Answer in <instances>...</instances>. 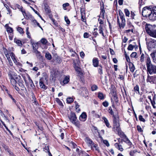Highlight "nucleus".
<instances>
[{"instance_id":"36","label":"nucleus","mask_w":156,"mask_h":156,"mask_svg":"<svg viewBox=\"0 0 156 156\" xmlns=\"http://www.w3.org/2000/svg\"><path fill=\"white\" fill-rule=\"evenodd\" d=\"M74 103L76 104V111L78 112H79L80 111V108H79V107H80V105H79V104H78L77 103V102L76 101H75L74 102Z\"/></svg>"},{"instance_id":"6","label":"nucleus","mask_w":156,"mask_h":156,"mask_svg":"<svg viewBox=\"0 0 156 156\" xmlns=\"http://www.w3.org/2000/svg\"><path fill=\"white\" fill-rule=\"evenodd\" d=\"M46 78L42 77L40 78L39 80L40 87L41 88L43 89L44 90H46L47 88V87L44 84V81L46 80Z\"/></svg>"},{"instance_id":"19","label":"nucleus","mask_w":156,"mask_h":156,"mask_svg":"<svg viewBox=\"0 0 156 156\" xmlns=\"http://www.w3.org/2000/svg\"><path fill=\"white\" fill-rule=\"evenodd\" d=\"M121 19L122 20V22L121 23V27L124 28L125 25V16H122V17H120Z\"/></svg>"},{"instance_id":"1","label":"nucleus","mask_w":156,"mask_h":156,"mask_svg":"<svg viewBox=\"0 0 156 156\" xmlns=\"http://www.w3.org/2000/svg\"><path fill=\"white\" fill-rule=\"evenodd\" d=\"M147 72L148 74H156V66L152 64L150 58L147 56Z\"/></svg>"},{"instance_id":"62","label":"nucleus","mask_w":156,"mask_h":156,"mask_svg":"<svg viewBox=\"0 0 156 156\" xmlns=\"http://www.w3.org/2000/svg\"><path fill=\"white\" fill-rule=\"evenodd\" d=\"M80 12L81 16H82V17H83V15L85 14V10L83 9H81Z\"/></svg>"},{"instance_id":"20","label":"nucleus","mask_w":156,"mask_h":156,"mask_svg":"<svg viewBox=\"0 0 156 156\" xmlns=\"http://www.w3.org/2000/svg\"><path fill=\"white\" fill-rule=\"evenodd\" d=\"M69 81V76H67L65 77L62 82L64 84H66L68 83Z\"/></svg>"},{"instance_id":"37","label":"nucleus","mask_w":156,"mask_h":156,"mask_svg":"<svg viewBox=\"0 0 156 156\" xmlns=\"http://www.w3.org/2000/svg\"><path fill=\"white\" fill-rule=\"evenodd\" d=\"M17 30L21 34H23L24 33L23 29L21 27H18L17 28Z\"/></svg>"},{"instance_id":"16","label":"nucleus","mask_w":156,"mask_h":156,"mask_svg":"<svg viewBox=\"0 0 156 156\" xmlns=\"http://www.w3.org/2000/svg\"><path fill=\"white\" fill-rule=\"evenodd\" d=\"M115 147L121 151L123 150L122 147V145L119 144L118 143H116L115 144Z\"/></svg>"},{"instance_id":"27","label":"nucleus","mask_w":156,"mask_h":156,"mask_svg":"<svg viewBox=\"0 0 156 156\" xmlns=\"http://www.w3.org/2000/svg\"><path fill=\"white\" fill-rule=\"evenodd\" d=\"M146 6L144 7L142 9V15L144 17H146Z\"/></svg>"},{"instance_id":"3","label":"nucleus","mask_w":156,"mask_h":156,"mask_svg":"<svg viewBox=\"0 0 156 156\" xmlns=\"http://www.w3.org/2000/svg\"><path fill=\"white\" fill-rule=\"evenodd\" d=\"M8 75L11 84L13 86L16 85V83L18 82L19 77L18 76H13L12 74L10 73L8 74Z\"/></svg>"},{"instance_id":"13","label":"nucleus","mask_w":156,"mask_h":156,"mask_svg":"<svg viewBox=\"0 0 156 156\" xmlns=\"http://www.w3.org/2000/svg\"><path fill=\"white\" fill-rule=\"evenodd\" d=\"M3 51L4 54H5V56L7 58V59L8 60L9 62H10V60H9V59L10 58L7 49L3 47Z\"/></svg>"},{"instance_id":"52","label":"nucleus","mask_w":156,"mask_h":156,"mask_svg":"<svg viewBox=\"0 0 156 156\" xmlns=\"http://www.w3.org/2000/svg\"><path fill=\"white\" fill-rule=\"evenodd\" d=\"M102 105L105 107H107L108 105V103L107 101H105L103 102Z\"/></svg>"},{"instance_id":"32","label":"nucleus","mask_w":156,"mask_h":156,"mask_svg":"<svg viewBox=\"0 0 156 156\" xmlns=\"http://www.w3.org/2000/svg\"><path fill=\"white\" fill-rule=\"evenodd\" d=\"M55 101L59 105L61 106H63V105L62 101L60 100L58 98H56Z\"/></svg>"},{"instance_id":"34","label":"nucleus","mask_w":156,"mask_h":156,"mask_svg":"<svg viewBox=\"0 0 156 156\" xmlns=\"http://www.w3.org/2000/svg\"><path fill=\"white\" fill-rule=\"evenodd\" d=\"M74 68L75 69L76 71L77 72L78 71L80 70V69H81L80 68L77 66H76V63H75L74 62Z\"/></svg>"},{"instance_id":"18","label":"nucleus","mask_w":156,"mask_h":156,"mask_svg":"<svg viewBox=\"0 0 156 156\" xmlns=\"http://www.w3.org/2000/svg\"><path fill=\"white\" fill-rule=\"evenodd\" d=\"M21 11L22 12L23 15L26 19H28L32 16L31 15L27 14L25 11H23L22 9L21 10Z\"/></svg>"},{"instance_id":"63","label":"nucleus","mask_w":156,"mask_h":156,"mask_svg":"<svg viewBox=\"0 0 156 156\" xmlns=\"http://www.w3.org/2000/svg\"><path fill=\"white\" fill-rule=\"evenodd\" d=\"M15 7L16 8H18L20 10L21 9H22L23 10L22 7L18 4H16L15 5Z\"/></svg>"},{"instance_id":"30","label":"nucleus","mask_w":156,"mask_h":156,"mask_svg":"<svg viewBox=\"0 0 156 156\" xmlns=\"http://www.w3.org/2000/svg\"><path fill=\"white\" fill-rule=\"evenodd\" d=\"M28 78L29 80V84H30V86L32 87H33V86L34 87V85L33 83V82L32 80L30 79V77L29 76H28Z\"/></svg>"},{"instance_id":"51","label":"nucleus","mask_w":156,"mask_h":156,"mask_svg":"<svg viewBox=\"0 0 156 156\" xmlns=\"http://www.w3.org/2000/svg\"><path fill=\"white\" fill-rule=\"evenodd\" d=\"M65 20L66 21V23L68 24H69L70 23V21L69 19H68L67 17L65 16Z\"/></svg>"},{"instance_id":"28","label":"nucleus","mask_w":156,"mask_h":156,"mask_svg":"<svg viewBox=\"0 0 156 156\" xmlns=\"http://www.w3.org/2000/svg\"><path fill=\"white\" fill-rule=\"evenodd\" d=\"M103 119L104 120V122L105 123L106 126L108 128L110 127V124L107 119L106 118H103Z\"/></svg>"},{"instance_id":"26","label":"nucleus","mask_w":156,"mask_h":156,"mask_svg":"<svg viewBox=\"0 0 156 156\" xmlns=\"http://www.w3.org/2000/svg\"><path fill=\"white\" fill-rule=\"evenodd\" d=\"M45 57L49 60H51L52 58V56L51 54L48 52H47L46 53Z\"/></svg>"},{"instance_id":"50","label":"nucleus","mask_w":156,"mask_h":156,"mask_svg":"<svg viewBox=\"0 0 156 156\" xmlns=\"http://www.w3.org/2000/svg\"><path fill=\"white\" fill-rule=\"evenodd\" d=\"M90 35L87 32H85L83 34V37L84 38H88Z\"/></svg>"},{"instance_id":"61","label":"nucleus","mask_w":156,"mask_h":156,"mask_svg":"<svg viewBox=\"0 0 156 156\" xmlns=\"http://www.w3.org/2000/svg\"><path fill=\"white\" fill-rule=\"evenodd\" d=\"M144 54H142L141 57H140V61L141 62H143L144 60Z\"/></svg>"},{"instance_id":"59","label":"nucleus","mask_w":156,"mask_h":156,"mask_svg":"<svg viewBox=\"0 0 156 156\" xmlns=\"http://www.w3.org/2000/svg\"><path fill=\"white\" fill-rule=\"evenodd\" d=\"M14 63L17 65L19 66H21V64L19 62H18L16 59L14 62Z\"/></svg>"},{"instance_id":"4","label":"nucleus","mask_w":156,"mask_h":156,"mask_svg":"<svg viewBox=\"0 0 156 156\" xmlns=\"http://www.w3.org/2000/svg\"><path fill=\"white\" fill-rule=\"evenodd\" d=\"M147 12L148 13V17L150 20L154 21L156 20V15L151 11V8L147 6Z\"/></svg>"},{"instance_id":"33","label":"nucleus","mask_w":156,"mask_h":156,"mask_svg":"<svg viewBox=\"0 0 156 156\" xmlns=\"http://www.w3.org/2000/svg\"><path fill=\"white\" fill-rule=\"evenodd\" d=\"M67 102L68 104H70L73 101V98L69 97L66 99Z\"/></svg>"},{"instance_id":"8","label":"nucleus","mask_w":156,"mask_h":156,"mask_svg":"<svg viewBox=\"0 0 156 156\" xmlns=\"http://www.w3.org/2000/svg\"><path fill=\"white\" fill-rule=\"evenodd\" d=\"M115 131H117L118 132V133L119 135L120 136V137L124 138L125 137V136H126L123 132L121 130L120 128L117 129H115L114 130Z\"/></svg>"},{"instance_id":"12","label":"nucleus","mask_w":156,"mask_h":156,"mask_svg":"<svg viewBox=\"0 0 156 156\" xmlns=\"http://www.w3.org/2000/svg\"><path fill=\"white\" fill-rule=\"evenodd\" d=\"M23 81L21 80L20 78L19 77L17 83L18 84L19 86L21 87V89L22 90H23L25 88L23 84Z\"/></svg>"},{"instance_id":"42","label":"nucleus","mask_w":156,"mask_h":156,"mask_svg":"<svg viewBox=\"0 0 156 156\" xmlns=\"http://www.w3.org/2000/svg\"><path fill=\"white\" fill-rule=\"evenodd\" d=\"M136 151L135 150L130 152L129 154L131 156H135Z\"/></svg>"},{"instance_id":"11","label":"nucleus","mask_w":156,"mask_h":156,"mask_svg":"<svg viewBox=\"0 0 156 156\" xmlns=\"http://www.w3.org/2000/svg\"><path fill=\"white\" fill-rule=\"evenodd\" d=\"M92 63L94 67H98L99 65V61L98 58H94L92 60Z\"/></svg>"},{"instance_id":"22","label":"nucleus","mask_w":156,"mask_h":156,"mask_svg":"<svg viewBox=\"0 0 156 156\" xmlns=\"http://www.w3.org/2000/svg\"><path fill=\"white\" fill-rule=\"evenodd\" d=\"M105 95H104L102 93L98 92V97L101 100H103L105 98Z\"/></svg>"},{"instance_id":"56","label":"nucleus","mask_w":156,"mask_h":156,"mask_svg":"<svg viewBox=\"0 0 156 156\" xmlns=\"http://www.w3.org/2000/svg\"><path fill=\"white\" fill-rule=\"evenodd\" d=\"M119 13L120 17H122V16H124L123 13L120 10L119 11Z\"/></svg>"},{"instance_id":"54","label":"nucleus","mask_w":156,"mask_h":156,"mask_svg":"<svg viewBox=\"0 0 156 156\" xmlns=\"http://www.w3.org/2000/svg\"><path fill=\"white\" fill-rule=\"evenodd\" d=\"M125 57L126 58V60L127 62H129H129H130V58H129V57L127 55V54H125Z\"/></svg>"},{"instance_id":"21","label":"nucleus","mask_w":156,"mask_h":156,"mask_svg":"<svg viewBox=\"0 0 156 156\" xmlns=\"http://www.w3.org/2000/svg\"><path fill=\"white\" fill-rule=\"evenodd\" d=\"M14 41V42L16 43L19 46H21L22 45V44L21 41L15 38Z\"/></svg>"},{"instance_id":"7","label":"nucleus","mask_w":156,"mask_h":156,"mask_svg":"<svg viewBox=\"0 0 156 156\" xmlns=\"http://www.w3.org/2000/svg\"><path fill=\"white\" fill-rule=\"evenodd\" d=\"M70 121L76 126L79 127L80 124L77 118H69Z\"/></svg>"},{"instance_id":"9","label":"nucleus","mask_w":156,"mask_h":156,"mask_svg":"<svg viewBox=\"0 0 156 156\" xmlns=\"http://www.w3.org/2000/svg\"><path fill=\"white\" fill-rule=\"evenodd\" d=\"M85 141L88 144V146H91L94 145L92 140L89 137H86L85 138Z\"/></svg>"},{"instance_id":"40","label":"nucleus","mask_w":156,"mask_h":156,"mask_svg":"<svg viewBox=\"0 0 156 156\" xmlns=\"http://www.w3.org/2000/svg\"><path fill=\"white\" fill-rule=\"evenodd\" d=\"M41 43L43 44H46L48 42L47 40L45 38H42L41 40Z\"/></svg>"},{"instance_id":"38","label":"nucleus","mask_w":156,"mask_h":156,"mask_svg":"<svg viewBox=\"0 0 156 156\" xmlns=\"http://www.w3.org/2000/svg\"><path fill=\"white\" fill-rule=\"evenodd\" d=\"M134 90L135 91L136 93L138 94H139V87L137 85L134 88Z\"/></svg>"},{"instance_id":"53","label":"nucleus","mask_w":156,"mask_h":156,"mask_svg":"<svg viewBox=\"0 0 156 156\" xmlns=\"http://www.w3.org/2000/svg\"><path fill=\"white\" fill-rule=\"evenodd\" d=\"M103 143L106 145L107 147H109L110 145L109 142L108 141L106 140H104L103 141Z\"/></svg>"},{"instance_id":"60","label":"nucleus","mask_w":156,"mask_h":156,"mask_svg":"<svg viewBox=\"0 0 156 156\" xmlns=\"http://www.w3.org/2000/svg\"><path fill=\"white\" fill-rule=\"evenodd\" d=\"M136 52H133L130 55V57L131 58H135L136 55Z\"/></svg>"},{"instance_id":"57","label":"nucleus","mask_w":156,"mask_h":156,"mask_svg":"<svg viewBox=\"0 0 156 156\" xmlns=\"http://www.w3.org/2000/svg\"><path fill=\"white\" fill-rule=\"evenodd\" d=\"M34 52L37 55H40V52L37 50V49H36L35 50H33Z\"/></svg>"},{"instance_id":"31","label":"nucleus","mask_w":156,"mask_h":156,"mask_svg":"<svg viewBox=\"0 0 156 156\" xmlns=\"http://www.w3.org/2000/svg\"><path fill=\"white\" fill-rule=\"evenodd\" d=\"M140 68L142 69V70L143 71V72L144 73H143V75L145 74V73L146 71V70L145 65H143L142 66H141Z\"/></svg>"},{"instance_id":"46","label":"nucleus","mask_w":156,"mask_h":156,"mask_svg":"<svg viewBox=\"0 0 156 156\" xmlns=\"http://www.w3.org/2000/svg\"><path fill=\"white\" fill-rule=\"evenodd\" d=\"M26 34L27 35V37L28 38H31V36L30 35V34L29 32L28 31V28L27 27L26 29Z\"/></svg>"},{"instance_id":"45","label":"nucleus","mask_w":156,"mask_h":156,"mask_svg":"<svg viewBox=\"0 0 156 156\" xmlns=\"http://www.w3.org/2000/svg\"><path fill=\"white\" fill-rule=\"evenodd\" d=\"M44 9L45 12L46 13H48L50 12V9L48 8V6L47 5H44Z\"/></svg>"},{"instance_id":"15","label":"nucleus","mask_w":156,"mask_h":156,"mask_svg":"<svg viewBox=\"0 0 156 156\" xmlns=\"http://www.w3.org/2000/svg\"><path fill=\"white\" fill-rule=\"evenodd\" d=\"M151 95L152 96H148V99L149 100V101H150L152 105L153 106L154 108V105L155 104V103L154 101L153 100L154 98V97L152 94Z\"/></svg>"},{"instance_id":"10","label":"nucleus","mask_w":156,"mask_h":156,"mask_svg":"<svg viewBox=\"0 0 156 156\" xmlns=\"http://www.w3.org/2000/svg\"><path fill=\"white\" fill-rule=\"evenodd\" d=\"M122 141L125 142L129 146H131L132 144V143L130 141L126 136H125V137L122 139Z\"/></svg>"},{"instance_id":"44","label":"nucleus","mask_w":156,"mask_h":156,"mask_svg":"<svg viewBox=\"0 0 156 156\" xmlns=\"http://www.w3.org/2000/svg\"><path fill=\"white\" fill-rule=\"evenodd\" d=\"M134 47V45H133L131 44H130L129 45L127 49L129 50H132Z\"/></svg>"},{"instance_id":"55","label":"nucleus","mask_w":156,"mask_h":156,"mask_svg":"<svg viewBox=\"0 0 156 156\" xmlns=\"http://www.w3.org/2000/svg\"><path fill=\"white\" fill-rule=\"evenodd\" d=\"M30 8L35 12L39 16H40L41 17V16L40 14L39 13L37 12V11H36L34 8H33L32 7L30 6Z\"/></svg>"},{"instance_id":"35","label":"nucleus","mask_w":156,"mask_h":156,"mask_svg":"<svg viewBox=\"0 0 156 156\" xmlns=\"http://www.w3.org/2000/svg\"><path fill=\"white\" fill-rule=\"evenodd\" d=\"M98 71L100 75H102L103 74L102 68L101 65L99 66V68H98Z\"/></svg>"},{"instance_id":"48","label":"nucleus","mask_w":156,"mask_h":156,"mask_svg":"<svg viewBox=\"0 0 156 156\" xmlns=\"http://www.w3.org/2000/svg\"><path fill=\"white\" fill-rule=\"evenodd\" d=\"M156 54V52H155L154 53H151L150 55L153 58V60H154V59H155Z\"/></svg>"},{"instance_id":"5","label":"nucleus","mask_w":156,"mask_h":156,"mask_svg":"<svg viewBox=\"0 0 156 156\" xmlns=\"http://www.w3.org/2000/svg\"><path fill=\"white\" fill-rule=\"evenodd\" d=\"M114 130L119 128V118H114L113 119Z\"/></svg>"},{"instance_id":"14","label":"nucleus","mask_w":156,"mask_h":156,"mask_svg":"<svg viewBox=\"0 0 156 156\" xmlns=\"http://www.w3.org/2000/svg\"><path fill=\"white\" fill-rule=\"evenodd\" d=\"M53 59L56 63H60L62 62V60L60 57L57 55L55 56Z\"/></svg>"},{"instance_id":"43","label":"nucleus","mask_w":156,"mask_h":156,"mask_svg":"<svg viewBox=\"0 0 156 156\" xmlns=\"http://www.w3.org/2000/svg\"><path fill=\"white\" fill-rule=\"evenodd\" d=\"M98 88V86L96 85H93L91 87L92 91H94L96 90Z\"/></svg>"},{"instance_id":"41","label":"nucleus","mask_w":156,"mask_h":156,"mask_svg":"<svg viewBox=\"0 0 156 156\" xmlns=\"http://www.w3.org/2000/svg\"><path fill=\"white\" fill-rule=\"evenodd\" d=\"M38 46V43H35L34 44H32V47L33 50H35L37 49V47Z\"/></svg>"},{"instance_id":"58","label":"nucleus","mask_w":156,"mask_h":156,"mask_svg":"<svg viewBox=\"0 0 156 156\" xmlns=\"http://www.w3.org/2000/svg\"><path fill=\"white\" fill-rule=\"evenodd\" d=\"M87 115L85 112H83L80 116L79 117H87Z\"/></svg>"},{"instance_id":"23","label":"nucleus","mask_w":156,"mask_h":156,"mask_svg":"<svg viewBox=\"0 0 156 156\" xmlns=\"http://www.w3.org/2000/svg\"><path fill=\"white\" fill-rule=\"evenodd\" d=\"M6 27H7L6 28V31L7 32L12 33L13 32V30L12 28L9 27L8 24H6L5 26Z\"/></svg>"},{"instance_id":"24","label":"nucleus","mask_w":156,"mask_h":156,"mask_svg":"<svg viewBox=\"0 0 156 156\" xmlns=\"http://www.w3.org/2000/svg\"><path fill=\"white\" fill-rule=\"evenodd\" d=\"M113 99L115 101V102L116 104L118 105L119 104V100H118V98L116 94H114V95L113 96Z\"/></svg>"},{"instance_id":"39","label":"nucleus","mask_w":156,"mask_h":156,"mask_svg":"<svg viewBox=\"0 0 156 156\" xmlns=\"http://www.w3.org/2000/svg\"><path fill=\"white\" fill-rule=\"evenodd\" d=\"M124 12L126 16L129 17L130 14V12L129 10L127 9H124Z\"/></svg>"},{"instance_id":"2","label":"nucleus","mask_w":156,"mask_h":156,"mask_svg":"<svg viewBox=\"0 0 156 156\" xmlns=\"http://www.w3.org/2000/svg\"><path fill=\"white\" fill-rule=\"evenodd\" d=\"M156 26L147 24V33L150 36L156 37V30H155Z\"/></svg>"},{"instance_id":"47","label":"nucleus","mask_w":156,"mask_h":156,"mask_svg":"<svg viewBox=\"0 0 156 156\" xmlns=\"http://www.w3.org/2000/svg\"><path fill=\"white\" fill-rule=\"evenodd\" d=\"M153 77L152 76H148V79L147 80V81L149 82H151L153 81Z\"/></svg>"},{"instance_id":"29","label":"nucleus","mask_w":156,"mask_h":156,"mask_svg":"<svg viewBox=\"0 0 156 156\" xmlns=\"http://www.w3.org/2000/svg\"><path fill=\"white\" fill-rule=\"evenodd\" d=\"M105 11L104 8L101 9V15L103 18H104Z\"/></svg>"},{"instance_id":"25","label":"nucleus","mask_w":156,"mask_h":156,"mask_svg":"<svg viewBox=\"0 0 156 156\" xmlns=\"http://www.w3.org/2000/svg\"><path fill=\"white\" fill-rule=\"evenodd\" d=\"M98 28L99 34H101L102 35L103 37H104L105 36L103 33V28L102 26L101 25L100 26L98 27Z\"/></svg>"},{"instance_id":"64","label":"nucleus","mask_w":156,"mask_h":156,"mask_svg":"<svg viewBox=\"0 0 156 156\" xmlns=\"http://www.w3.org/2000/svg\"><path fill=\"white\" fill-rule=\"evenodd\" d=\"M140 100L142 102H145L146 101V99L145 97H144L143 98H140Z\"/></svg>"},{"instance_id":"17","label":"nucleus","mask_w":156,"mask_h":156,"mask_svg":"<svg viewBox=\"0 0 156 156\" xmlns=\"http://www.w3.org/2000/svg\"><path fill=\"white\" fill-rule=\"evenodd\" d=\"M129 65L130 71L132 72H133L135 69L134 65L132 63L129 62Z\"/></svg>"},{"instance_id":"49","label":"nucleus","mask_w":156,"mask_h":156,"mask_svg":"<svg viewBox=\"0 0 156 156\" xmlns=\"http://www.w3.org/2000/svg\"><path fill=\"white\" fill-rule=\"evenodd\" d=\"M151 11L156 15V6L153 7L152 9H151Z\"/></svg>"}]
</instances>
